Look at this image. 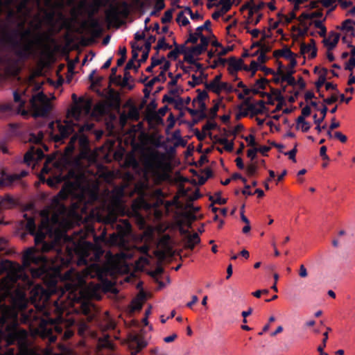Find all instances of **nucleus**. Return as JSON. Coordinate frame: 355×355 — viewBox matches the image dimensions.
<instances>
[{
  "instance_id": "aec40b11",
  "label": "nucleus",
  "mask_w": 355,
  "mask_h": 355,
  "mask_svg": "<svg viewBox=\"0 0 355 355\" xmlns=\"http://www.w3.org/2000/svg\"><path fill=\"white\" fill-rule=\"evenodd\" d=\"M107 4L106 0H94L89 5L88 15L89 17H94L97 14L101 7L105 6Z\"/></svg>"
},
{
  "instance_id": "4be33fe9",
  "label": "nucleus",
  "mask_w": 355,
  "mask_h": 355,
  "mask_svg": "<svg viewBox=\"0 0 355 355\" xmlns=\"http://www.w3.org/2000/svg\"><path fill=\"white\" fill-rule=\"evenodd\" d=\"M273 56L276 58L282 57L286 60H291V58L296 57V55L293 52H292L289 48L286 46L285 48H283L282 49L274 51Z\"/></svg>"
},
{
  "instance_id": "412c9836",
  "label": "nucleus",
  "mask_w": 355,
  "mask_h": 355,
  "mask_svg": "<svg viewBox=\"0 0 355 355\" xmlns=\"http://www.w3.org/2000/svg\"><path fill=\"white\" fill-rule=\"evenodd\" d=\"M327 111V107L325 105H324L323 107L320 110V113L322 114L321 118L318 119L316 114L313 115L314 123L316 124L315 130L318 131V133H320L322 131V130L326 128V125L320 126V123H322L324 120Z\"/></svg>"
},
{
  "instance_id": "bb28decb",
  "label": "nucleus",
  "mask_w": 355,
  "mask_h": 355,
  "mask_svg": "<svg viewBox=\"0 0 355 355\" xmlns=\"http://www.w3.org/2000/svg\"><path fill=\"white\" fill-rule=\"evenodd\" d=\"M14 101L19 104L18 111L21 112L22 114H26L27 112L24 110L26 101L21 98V94L17 92H13Z\"/></svg>"
},
{
  "instance_id": "a211bd4d",
  "label": "nucleus",
  "mask_w": 355,
  "mask_h": 355,
  "mask_svg": "<svg viewBox=\"0 0 355 355\" xmlns=\"http://www.w3.org/2000/svg\"><path fill=\"white\" fill-rule=\"evenodd\" d=\"M200 44L194 46H191V52L194 53L196 55H200L207 51L209 40L207 37H200Z\"/></svg>"
},
{
  "instance_id": "f3484780",
  "label": "nucleus",
  "mask_w": 355,
  "mask_h": 355,
  "mask_svg": "<svg viewBox=\"0 0 355 355\" xmlns=\"http://www.w3.org/2000/svg\"><path fill=\"white\" fill-rule=\"evenodd\" d=\"M339 39L340 35L334 31H331L329 33V37L327 38H324L322 42L324 45L327 46V50L331 51L336 46Z\"/></svg>"
},
{
  "instance_id": "0e129e2a",
  "label": "nucleus",
  "mask_w": 355,
  "mask_h": 355,
  "mask_svg": "<svg viewBox=\"0 0 355 355\" xmlns=\"http://www.w3.org/2000/svg\"><path fill=\"white\" fill-rule=\"evenodd\" d=\"M155 256L159 260V263L161 264L167 257V253L163 250H157L155 252Z\"/></svg>"
},
{
  "instance_id": "864d4df0",
  "label": "nucleus",
  "mask_w": 355,
  "mask_h": 355,
  "mask_svg": "<svg viewBox=\"0 0 355 355\" xmlns=\"http://www.w3.org/2000/svg\"><path fill=\"white\" fill-rule=\"evenodd\" d=\"M51 162V160L50 159H48L46 160V163L44 164V166L42 167V168L41 170V173L39 174L37 178H44V175L46 174H48L50 172L51 168L49 166V164Z\"/></svg>"
},
{
  "instance_id": "2f4dec72",
  "label": "nucleus",
  "mask_w": 355,
  "mask_h": 355,
  "mask_svg": "<svg viewBox=\"0 0 355 355\" xmlns=\"http://www.w3.org/2000/svg\"><path fill=\"white\" fill-rule=\"evenodd\" d=\"M220 193V191L216 192L214 195L209 196V200L211 201L213 204L220 205L226 204L227 199L221 198Z\"/></svg>"
},
{
  "instance_id": "6e6d98bb",
  "label": "nucleus",
  "mask_w": 355,
  "mask_h": 355,
  "mask_svg": "<svg viewBox=\"0 0 355 355\" xmlns=\"http://www.w3.org/2000/svg\"><path fill=\"white\" fill-rule=\"evenodd\" d=\"M168 76L169 78H171V80L170 82H168V86H175V85H177L178 79L182 77L181 73H178L175 76H173V74L171 72H169L168 73Z\"/></svg>"
},
{
  "instance_id": "393cba45",
  "label": "nucleus",
  "mask_w": 355,
  "mask_h": 355,
  "mask_svg": "<svg viewBox=\"0 0 355 355\" xmlns=\"http://www.w3.org/2000/svg\"><path fill=\"white\" fill-rule=\"evenodd\" d=\"M219 5H222V11L223 12H227L232 8V0H220L219 3H208L207 4V7L208 9L212 8L214 6H218Z\"/></svg>"
},
{
  "instance_id": "c756f323",
  "label": "nucleus",
  "mask_w": 355,
  "mask_h": 355,
  "mask_svg": "<svg viewBox=\"0 0 355 355\" xmlns=\"http://www.w3.org/2000/svg\"><path fill=\"white\" fill-rule=\"evenodd\" d=\"M353 23L354 21L352 19H347L342 23L341 26V29L343 31L349 33L352 37L355 35V29L354 28Z\"/></svg>"
},
{
  "instance_id": "bf43d9fd",
  "label": "nucleus",
  "mask_w": 355,
  "mask_h": 355,
  "mask_svg": "<svg viewBox=\"0 0 355 355\" xmlns=\"http://www.w3.org/2000/svg\"><path fill=\"white\" fill-rule=\"evenodd\" d=\"M327 77L324 75H320L318 80L315 82V87L318 92H320V87L326 83Z\"/></svg>"
},
{
  "instance_id": "423d86ee",
  "label": "nucleus",
  "mask_w": 355,
  "mask_h": 355,
  "mask_svg": "<svg viewBox=\"0 0 355 355\" xmlns=\"http://www.w3.org/2000/svg\"><path fill=\"white\" fill-rule=\"evenodd\" d=\"M105 225L110 226L115 232L110 234L107 243L111 245H122L125 243V238L131 233L132 226L128 220H118L115 215L105 218Z\"/></svg>"
},
{
  "instance_id": "c85d7f7f",
  "label": "nucleus",
  "mask_w": 355,
  "mask_h": 355,
  "mask_svg": "<svg viewBox=\"0 0 355 355\" xmlns=\"http://www.w3.org/2000/svg\"><path fill=\"white\" fill-rule=\"evenodd\" d=\"M244 104L248 107V111L254 115L261 114L263 113V110L258 108L256 104L250 103V98H247L244 101Z\"/></svg>"
},
{
  "instance_id": "49530a36",
  "label": "nucleus",
  "mask_w": 355,
  "mask_h": 355,
  "mask_svg": "<svg viewBox=\"0 0 355 355\" xmlns=\"http://www.w3.org/2000/svg\"><path fill=\"white\" fill-rule=\"evenodd\" d=\"M19 179H0V188L8 187L13 186L16 180Z\"/></svg>"
},
{
  "instance_id": "f8f14e48",
  "label": "nucleus",
  "mask_w": 355,
  "mask_h": 355,
  "mask_svg": "<svg viewBox=\"0 0 355 355\" xmlns=\"http://www.w3.org/2000/svg\"><path fill=\"white\" fill-rule=\"evenodd\" d=\"M180 232L182 234L184 235V238L182 241L184 243V248L185 249L193 250L196 245L200 242V239L197 233L190 234L189 231L184 228H180Z\"/></svg>"
},
{
  "instance_id": "7c9ffc66",
  "label": "nucleus",
  "mask_w": 355,
  "mask_h": 355,
  "mask_svg": "<svg viewBox=\"0 0 355 355\" xmlns=\"http://www.w3.org/2000/svg\"><path fill=\"white\" fill-rule=\"evenodd\" d=\"M141 298L136 297L132 300L130 304V313H134L136 311H140L142 309V298L144 297V294L141 293Z\"/></svg>"
},
{
  "instance_id": "b1692460",
  "label": "nucleus",
  "mask_w": 355,
  "mask_h": 355,
  "mask_svg": "<svg viewBox=\"0 0 355 355\" xmlns=\"http://www.w3.org/2000/svg\"><path fill=\"white\" fill-rule=\"evenodd\" d=\"M295 73V69H287L286 72L281 76L282 83L286 82L288 85L295 86L297 81L293 76Z\"/></svg>"
},
{
  "instance_id": "dca6fc26",
  "label": "nucleus",
  "mask_w": 355,
  "mask_h": 355,
  "mask_svg": "<svg viewBox=\"0 0 355 355\" xmlns=\"http://www.w3.org/2000/svg\"><path fill=\"white\" fill-rule=\"evenodd\" d=\"M243 60L242 59H236L232 56L228 59V68L227 70L231 76H234L240 70H242V64Z\"/></svg>"
},
{
  "instance_id": "3c124183",
  "label": "nucleus",
  "mask_w": 355,
  "mask_h": 355,
  "mask_svg": "<svg viewBox=\"0 0 355 355\" xmlns=\"http://www.w3.org/2000/svg\"><path fill=\"white\" fill-rule=\"evenodd\" d=\"M243 184H245L244 189H242L241 192L245 196H252L254 194V191H252L251 186L247 184L248 179H241Z\"/></svg>"
},
{
  "instance_id": "cd10ccee",
  "label": "nucleus",
  "mask_w": 355,
  "mask_h": 355,
  "mask_svg": "<svg viewBox=\"0 0 355 355\" xmlns=\"http://www.w3.org/2000/svg\"><path fill=\"white\" fill-rule=\"evenodd\" d=\"M45 6L51 9H55V10H62L64 7V0H60L53 2L52 0H46L44 3Z\"/></svg>"
},
{
  "instance_id": "680f3d73",
  "label": "nucleus",
  "mask_w": 355,
  "mask_h": 355,
  "mask_svg": "<svg viewBox=\"0 0 355 355\" xmlns=\"http://www.w3.org/2000/svg\"><path fill=\"white\" fill-rule=\"evenodd\" d=\"M200 37L197 35V33H193L191 31H189V37L185 42L186 44L191 43L196 44Z\"/></svg>"
},
{
  "instance_id": "8fccbe9b",
  "label": "nucleus",
  "mask_w": 355,
  "mask_h": 355,
  "mask_svg": "<svg viewBox=\"0 0 355 355\" xmlns=\"http://www.w3.org/2000/svg\"><path fill=\"white\" fill-rule=\"evenodd\" d=\"M173 9H169L164 12V16L161 19L162 24L171 22L173 18Z\"/></svg>"
},
{
  "instance_id": "c9c22d12",
  "label": "nucleus",
  "mask_w": 355,
  "mask_h": 355,
  "mask_svg": "<svg viewBox=\"0 0 355 355\" xmlns=\"http://www.w3.org/2000/svg\"><path fill=\"white\" fill-rule=\"evenodd\" d=\"M16 2L17 0H0V16L5 11V8H11Z\"/></svg>"
},
{
  "instance_id": "79ce46f5",
  "label": "nucleus",
  "mask_w": 355,
  "mask_h": 355,
  "mask_svg": "<svg viewBox=\"0 0 355 355\" xmlns=\"http://www.w3.org/2000/svg\"><path fill=\"white\" fill-rule=\"evenodd\" d=\"M202 77L203 76L201 75L200 76H197L193 74L191 76L192 81H189L188 85L192 88L200 85L202 83Z\"/></svg>"
},
{
  "instance_id": "a18cd8bd",
  "label": "nucleus",
  "mask_w": 355,
  "mask_h": 355,
  "mask_svg": "<svg viewBox=\"0 0 355 355\" xmlns=\"http://www.w3.org/2000/svg\"><path fill=\"white\" fill-rule=\"evenodd\" d=\"M184 55V61H186L187 62H188L190 64H196V61L194 59V55H196L194 54V53L191 52V48L188 49V52L187 53H185Z\"/></svg>"
},
{
  "instance_id": "9b49d317",
  "label": "nucleus",
  "mask_w": 355,
  "mask_h": 355,
  "mask_svg": "<svg viewBox=\"0 0 355 355\" xmlns=\"http://www.w3.org/2000/svg\"><path fill=\"white\" fill-rule=\"evenodd\" d=\"M128 345L130 355H137L148 345V342L142 336L134 334L128 336Z\"/></svg>"
},
{
  "instance_id": "a878e982",
  "label": "nucleus",
  "mask_w": 355,
  "mask_h": 355,
  "mask_svg": "<svg viewBox=\"0 0 355 355\" xmlns=\"http://www.w3.org/2000/svg\"><path fill=\"white\" fill-rule=\"evenodd\" d=\"M98 347L99 349H107L110 350L114 349V344L110 340V337L106 336L103 338H100L98 341Z\"/></svg>"
},
{
  "instance_id": "c03bdc74",
  "label": "nucleus",
  "mask_w": 355,
  "mask_h": 355,
  "mask_svg": "<svg viewBox=\"0 0 355 355\" xmlns=\"http://www.w3.org/2000/svg\"><path fill=\"white\" fill-rule=\"evenodd\" d=\"M165 8L164 0H157L155 6V10L150 12V16L156 15L158 12Z\"/></svg>"
},
{
  "instance_id": "13d9d810",
  "label": "nucleus",
  "mask_w": 355,
  "mask_h": 355,
  "mask_svg": "<svg viewBox=\"0 0 355 355\" xmlns=\"http://www.w3.org/2000/svg\"><path fill=\"white\" fill-rule=\"evenodd\" d=\"M119 14V8L116 6H112L110 10L106 12L108 17L115 18Z\"/></svg>"
},
{
  "instance_id": "ddd939ff",
  "label": "nucleus",
  "mask_w": 355,
  "mask_h": 355,
  "mask_svg": "<svg viewBox=\"0 0 355 355\" xmlns=\"http://www.w3.org/2000/svg\"><path fill=\"white\" fill-rule=\"evenodd\" d=\"M44 157V154L41 148L31 147L30 150L28 151L24 157V163L28 166L35 164V162L37 159H42Z\"/></svg>"
},
{
  "instance_id": "603ef678",
  "label": "nucleus",
  "mask_w": 355,
  "mask_h": 355,
  "mask_svg": "<svg viewBox=\"0 0 355 355\" xmlns=\"http://www.w3.org/2000/svg\"><path fill=\"white\" fill-rule=\"evenodd\" d=\"M219 89H220V93L221 92L222 90H225L228 93H231L233 92H236L238 91L237 89H234L231 85H230L229 83H225V82H223L220 83V86L219 87Z\"/></svg>"
},
{
  "instance_id": "7ed1b4c3",
  "label": "nucleus",
  "mask_w": 355,
  "mask_h": 355,
  "mask_svg": "<svg viewBox=\"0 0 355 355\" xmlns=\"http://www.w3.org/2000/svg\"><path fill=\"white\" fill-rule=\"evenodd\" d=\"M35 333L42 339H47L49 343H53L57 339L56 334H62L63 333V338L67 340L73 336L74 331L69 328H66L64 331L61 324L46 315V318H40L38 321Z\"/></svg>"
},
{
  "instance_id": "338daca9",
  "label": "nucleus",
  "mask_w": 355,
  "mask_h": 355,
  "mask_svg": "<svg viewBox=\"0 0 355 355\" xmlns=\"http://www.w3.org/2000/svg\"><path fill=\"white\" fill-rule=\"evenodd\" d=\"M92 306L89 303L84 302L81 304V311L86 315H89L91 312Z\"/></svg>"
},
{
  "instance_id": "0eeeda50",
  "label": "nucleus",
  "mask_w": 355,
  "mask_h": 355,
  "mask_svg": "<svg viewBox=\"0 0 355 355\" xmlns=\"http://www.w3.org/2000/svg\"><path fill=\"white\" fill-rule=\"evenodd\" d=\"M74 253L78 256V264L87 265L89 261L100 258L103 251L89 241H80L74 243Z\"/></svg>"
},
{
  "instance_id": "774afa93",
  "label": "nucleus",
  "mask_w": 355,
  "mask_h": 355,
  "mask_svg": "<svg viewBox=\"0 0 355 355\" xmlns=\"http://www.w3.org/2000/svg\"><path fill=\"white\" fill-rule=\"evenodd\" d=\"M219 110V104L216 103L210 110L209 115L211 119H214L217 116V112Z\"/></svg>"
},
{
  "instance_id": "58836bf2",
  "label": "nucleus",
  "mask_w": 355,
  "mask_h": 355,
  "mask_svg": "<svg viewBox=\"0 0 355 355\" xmlns=\"http://www.w3.org/2000/svg\"><path fill=\"white\" fill-rule=\"evenodd\" d=\"M222 78V75L219 74L214 77V78L210 82L211 84H213L214 89H213V92L219 94H220V89L219 87L220 86V80Z\"/></svg>"
},
{
  "instance_id": "de8ad7c7",
  "label": "nucleus",
  "mask_w": 355,
  "mask_h": 355,
  "mask_svg": "<svg viewBox=\"0 0 355 355\" xmlns=\"http://www.w3.org/2000/svg\"><path fill=\"white\" fill-rule=\"evenodd\" d=\"M144 180H146V182H140V186L135 185L134 188V191L130 193L132 196L134 193H138L139 195L144 194V191L142 190V187H147L149 184L148 180L149 179H144Z\"/></svg>"
},
{
  "instance_id": "39448f33",
  "label": "nucleus",
  "mask_w": 355,
  "mask_h": 355,
  "mask_svg": "<svg viewBox=\"0 0 355 355\" xmlns=\"http://www.w3.org/2000/svg\"><path fill=\"white\" fill-rule=\"evenodd\" d=\"M90 179H39L38 183H46L51 187H56L57 185L62 183L64 180H67L62 189L58 194V197L61 200H65L71 195H73L76 187L81 183L82 180H89ZM96 180V186L92 192V198L97 200L98 198V185L101 179H94ZM106 183L111 184L114 179H103Z\"/></svg>"
},
{
  "instance_id": "20e7f679",
  "label": "nucleus",
  "mask_w": 355,
  "mask_h": 355,
  "mask_svg": "<svg viewBox=\"0 0 355 355\" xmlns=\"http://www.w3.org/2000/svg\"><path fill=\"white\" fill-rule=\"evenodd\" d=\"M141 163L145 174L141 178H172L162 173L166 169L168 164L165 155L157 150L143 155Z\"/></svg>"
},
{
  "instance_id": "e2e57ef3",
  "label": "nucleus",
  "mask_w": 355,
  "mask_h": 355,
  "mask_svg": "<svg viewBox=\"0 0 355 355\" xmlns=\"http://www.w3.org/2000/svg\"><path fill=\"white\" fill-rule=\"evenodd\" d=\"M269 83L268 80L265 78H261L258 79L255 82V85L258 87L259 89H265L266 85Z\"/></svg>"
},
{
  "instance_id": "2eb2a0df",
  "label": "nucleus",
  "mask_w": 355,
  "mask_h": 355,
  "mask_svg": "<svg viewBox=\"0 0 355 355\" xmlns=\"http://www.w3.org/2000/svg\"><path fill=\"white\" fill-rule=\"evenodd\" d=\"M34 301H46L49 298V293L42 286L37 285L32 291Z\"/></svg>"
},
{
  "instance_id": "a19ab883",
  "label": "nucleus",
  "mask_w": 355,
  "mask_h": 355,
  "mask_svg": "<svg viewBox=\"0 0 355 355\" xmlns=\"http://www.w3.org/2000/svg\"><path fill=\"white\" fill-rule=\"evenodd\" d=\"M28 174L29 171L25 169H21L19 174H13L9 175H6L4 171H2L1 178H25L26 176L28 175Z\"/></svg>"
},
{
  "instance_id": "5fc2aeb1",
  "label": "nucleus",
  "mask_w": 355,
  "mask_h": 355,
  "mask_svg": "<svg viewBox=\"0 0 355 355\" xmlns=\"http://www.w3.org/2000/svg\"><path fill=\"white\" fill-rule=\"evenodd\" d=\"M355 68V57L352 56L345 64V69L352 72Z\"/></svg>"
},
{
  "instance_id": "5701e85b",
  "label": "nucleus",
  "mask_w": 355,
  "mask_h": 355,
  "mask_svg": "<svg viewBox=\"0 0 355 355\" xmlns=\"http://www.w3.org/2000/svg\"><path fill=\"white\" fill-rule=\"evenodd\" d=\"M17 205L15 200L10 195H6L0 200V209H11Z\"/></svg>"
},
{
  "instance_id": "6e6552de",
  "label": "nucleus",
  "mask_w": 355,
  "mask_h": 355,
  "mask_svg": "<svg viewBox=\"0 0 355 355\" xmlns=\"http://www.w3.org/2000/svg\"><path fill=\"white\" fill-rule=\"evenodd\" d=\"M40 12L43 13L42 19H40V15H37L35 16V19L37 20V23L33 26L35 31H40L42 26V24L47 26L49 28V32L51 34H55L59 33L62 26L59 28L57 27L56 10L55 9H45L40 8Z\"/></svg>"
},
{
  "instance_id": "4c0bfd02",
  "label": "nucleus",
  "mask_w": 355,
  "mask_h": 355,
  "mask_svg": "<svg viewBox=\"0 0 355 355\" xmlns=\"http://www.w3.org/2000/svg\"><path fill=\"white\" fill-rule=\"evenodd\" d=\"M196 92L198 93V96L196 98H194L192 102L193 106H195V103L196 101L198 102H202L204 101V100L209 98V94L206 91H201L200 89H198L196 90Z\"/></svg>"
},
{
  "instance_id": "69168bd1",
  "label": "nucleus",
  "mask_w": 355,
  "mask_h": 355,
  "mask_svg": "<svg viewBox=\"0 0 355 355\" xmlns=\"http://www.w3.org/2000/svg\"><path fill=\"white\" fill-rule=\"evenodd\" d=\"M141 62H139V64L137 66H136L135 64V61L134 60H129V61L128 62V63L126 64L125 65V71H128V70H130V69H135V71H137V69H139V67H140V65H141Z\"/></svg>"
},
{
  "instance_id": "473e14b6",
  "label": "nucleus",
  "mask_w": 355,
  "mask_h": 355,
  "mask_svg": "<svg viewBox=\"0 0 355 355\" xmlns=\"http://www.w3.org/2000/svg\"><path fill=\"white\" fill-rule=\"evenodd\" d=\"M217 142L221 145H223L225 150L228 152H231L234 149V142L229 141L226 137L218 139Z\"/></svg>"
},
{
  "instance_id": "09e8293b",
  "label": "nucleus",
  "mask_w": 355,
  "mask_h": 355,
  "mask_svg": "<svg viewBox=\"0 0 355 355\" xmlns=\"http://www.w3.org/2000/svg\"><path fill=\"white\" fill-rule=\"evenodd\" d=\"M176 21L178 23H181V25L183 26H186L190 24L189 20L184 15V12L182 11L178 13Z\"/></svg>"
},
{
  "instance_id": "1a4fd4ad",
  "label": "nucleus",
  "mask_w": 355,
  "mask_h": 355,
  "mask_svg": "<svg viewBox=\"0 0 355 355\" xmlns=\"http://www.w3.org/2000/svg\"><path fill=\"white\" fill-rule=\"evenodd\" d=\"M29 103L35 117L46 116L52 107L49 99L42 92L33 95Z\"/></svg>"
},
{
  "instance_id": "4468645a",
  "label": "nucleus",
  "mask_w": 355,
  "mask_h": 355,
  "mask_svg": "<svg viewBox=\"0 0 355 355\" xmlns=\"http://www.w3.org/2000/svg\"><path fill=\"white\" fill-rule=\"evenodd\" d=\"M49 178H87L85 174V169L80 160L73 163V168L71 169L67 175H50Z\"/></svg>"
},
{
  "instance_id": "37998d69",
  "label": "nucleus",
  "mask_w": 355,
  "mask_h": 355,
  "mask_svg": "<svg viewBox=\"0 0 355 355\" xmlns=\"http://www.w3.org/2000/svg\"><path fill=\"white\" fill-rule=\"evenodd\" d=\"M163 63H164V64L161 67L162 70V71L159 73V76H162V83H164L166 80V75H165V72L167 71L170 69V67H171V62L168 60H165V61H164Z\"/></svg>"
},
{
  "instance_id": "6ab92c4d",
  "label": "nucleus",
  "mask_w": 355,
  "mask_h": 355,
  "mask_svg": "<svg viewBox=\"0 0 355 355\" xmlns=\"http://www.w3.org/2000/svg\"><path fill=\"white\" fill-rule=\"evenodd\" d=\"M156 41L155 35H150L145 42L144 51L142 53L141 58L139 60V62H145L149 55V52L151 49V45Z\"/></svg>"
},
{
  "instance_id": "4d7b16f0",
  "label": "nucleus",
  "mask_w": 355,
  "mask_h": 355,
  "mask_svg": "<svg viewBox=\"0 0 355 355\" xmlns=\"http://www.w3.org/2000/svg\"><path fill=\"white\" fill-rule=\"evenodd\" d=\"M28 0H21L17 6V12H21L23 10L28 11Z\"/></svg>"
},
{
  "instance_id": "f03ea898",
  "label": "nucleus",
  "mask_w": 355,
  "mask_h": 355,
  "mask_svg": "<svg viewBox=\"0 0 355 355\" xmlns=\"http://www.w3.org/2000/svg\"><path fill=\"white\" fill-rule=\"evenodd\" d=\"M154 183L160 184L164 180L169 182H175L178 184V189L177 194L172 200H160L162 205H164L168 209L171 207L179 208L181 207V202L179 200L180 197L185 198L189 202H191L200 198L202 196L200 193L198 185H203L208 179H198V183L196 179H153Z\"/></svg>"
},
{
  "instance_id": "9d476101",
  "label": "nucleus",
  "mask_w": 355,
  "mask_h": 355,
  "mask_svg": "<svg viewBox=\"0 0 355 355\" xmlns=\"http://www.w3.org/2000/svg\"><path fill=\"white\" fill-rule=\"evenodd\" d=\"M58 133L53 135V138L56 143H62L69 135L75 132V123L72 121H65L62 124L60 121L57 122Z\"/></svg>"
},
{
  "instance_id": "f257e3e1",
  "label": "nucleus",
  "mask_w": 355,
  "mask_h": 355,
  "mask_svg": "<svg viewBox=\"0 0 355 355\" xmlns=\"http://www.w3.org/2000/svg\"><path fill=\"white\" fill-rule=\"evenodd\" d=\"M24 216L26 220V230L35 236L37 250L32 248L25 252L22 257L23 266L30 270L35 278L46 277L51 270L59 275L61 266L69 261L62 257V250L56 241H45L46 233L41 230H36L34 218L28 217L26 214Z\"/></svg>"
},
{
  "instance_id": "f704fd0d",
  "label": "nucleus",
  "mask_w": 355,
  "mask_h": 355,
  "mask_svg": "<svg viewBox=\"0 0 355 355\" xmlns=\"http://www.w3.org/2000/svg\"><path fill=\"white\" fill-rule=\"evenodd\" d=\"M15 268V263L9 260H6L0 263V275L3 272L8 270H13Z\"/></svg>"
},
{
  "instance_id": "e433bc0d",
  "label": "nucleus",
  "mask_w": 355,
  "mask_h": 355,
  "mask_svg": "<svg viewBox=\"0 0 355 355\" xmlns=\"http://www.w3.org/2000/svg\"><path fill=\"white\" fill-rule=\"evenodd\" d=\"M44 138V134L42 131H40L37 135L31 134L29 136V141L35 144H40L42 142Z\"/></svg>"
},
{
  "instance_id": "72a5a7b5",
  "label": "nucleus",
  "mask_w": 355,
  "mask_h": 355,
  "mask_svg": "<svg viewBox=\"0 0 355 355\" xmlns=\"http://www.w3.org/2000/svg\"><path fill=\"white\" fill-rule=\"evenodd\" d=\"M211 24V22L210 20L207 19V21H205V22L204 23L203 25L202 26H198L197 28H196V33H197V35L199 37H205L203 34H202V31L204 30H206L207 31H209V32H211V30L210 29V26Z\"/></svg>"
},
{
  "instance_id": "ea45409f",
  "label": "nucleus",
  "mask_w": 355,
  "mask_h": 355,
  "mask_svg": "<svg viewBox=\"0 0 355 355\" xmlns=\"http://www.w3.org/2000/svg\"><path fill=\"white\" fill-rule=\"evenodd\" d=\"M89 28L94 32L101 31V25L98 19L94 18V17H89Z\"/></svg>"
},
{
  "instance_id": "052dcab7",
  "label": "nucleus",
  "mask_w": 355,
  "mask_h": 355,
  "mask_svg": "<svg viewBox=\"0 0 355 355\" xmlns=\"http://www.w3.org/2000/svg\"><path fill=\"white\" fill-rule=\"evenodd\" d=\"M313 51V46L311 44H306L305 43H302L300 46V53L301 54H305L311 51V53Z\"/></svg>"
}]
</instances>
